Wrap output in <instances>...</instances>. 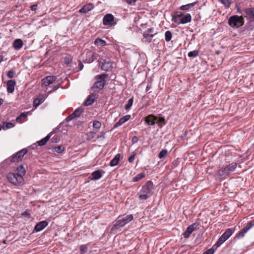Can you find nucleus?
Segmentation results:
<instances>
[{
	"label": "nucleus",
	"instance_id": "de8ad7c7",
	"mask_svg": "<svg viewBox=\"0 0 254 254\" xmlns=\"http://www.w3.org/2000/svg\"><path fill=\"white\" fill-rule=\"evenodd\" d=\"M27 114H28V112H24V113L20 114V115L16 118V120L18 121V120H21L22 118L26 117Z\"/></svg>",
	"mask_w": 254,
	"mask_h": 254
},
{
	"label": "nucleus",
	"instance_id": "39448f33",
	"mask_svg": "<svg viewBox=\"0 0 254 254\" xmlns=\"http://www.w3.org/2000/svg\"><path fill=\"white\" fill-rule=\"evenodd\" d=\"M8 182L15 186H21L24 183L23 178L18 177L16 174L9 173L7 175Z\"/></svg>",
	"mask_w": 254,
	"mask_h": 254
},
{
	"label": "nucleus",
	"instance_id": "9d476101",
	"mask_svg": "<svg viewBox=\"0 0 254 254\" xmlns=\"http://www.w3.org/2000/svg\"><path fill=\"white\" fill-rule=\"evenodd\" d=\"M198 225L199 224L197 223H194L188 226L186 231L183 234V237L186 239L188 238L190 235L194 231L196 230Z\"/></svg>",
	"mask_w": 254,
	"mask_h": 254
},
{
	"label": "nucleus",
	"instance_id": "052dcab7",
	"mask_svg": "<svg viewBox=\"0 0 254 254\" xmlns=\"http://www.w3.org/2000/svg\"><path fill=\"white\" fill-rule=\"evenodd\" d=\"M152 87V84L151 82H149L147 83L146 88V91L147 92L149 91Z\"/></svg>",
	"mask_w": 254,
	"mask_h": 254
},
{
	"label": "nucleus",
	"instance_id": "1a4fd4ad",
	"mask_svg": "<svg viewBox=\"0 0 254 254\" xmlns=\"http://www.w3.org/2000/svg\"><path fill=\"white\" fill-rule=\"evenodd\" d=\"M27 150L26 148H23L14 154L10 158V162L11 163L18 162L21 161L23 156L27 153Z\"/></svg>",
	"mask_w": 254,
	"mask_h": 254
},
{
	"label": "nucleus",
	"instance_id": "c85d7f7f",
	"mask_svg": "<svg viewBox=\"0 0 254 254\" xmlns=\"http://www.w3.org/2000/svg\"><path fill=\"white\" fill-rule=\"evenodd\" d=\"M17 173L16 174L18 177L23 178V176L25 174V169L22 165H20L17 168Z\"/></svg>",
	"mask_w": 254,
	"mask_h": 254
},
{
	"label": "nucleus",
	"instance_id": "b1692460",
	"mask_svg": "<svg viewBox=\"0 0 254 254\" xmlns=\"http://www.w3.org/2000/svg\"><path fill=\"white\" fill-rule=\"evenodd\" d=\"M157 33H155L153 34H148V33L143 34L142 41L144 42L150 43L151 42V38H153Z\"/></svg>",
	"mask_w": 254,
	"mask_h": 254
},
{
	"label": "nucleus",
	"instance_id": "603ef678",
	"mask_svg": "<svg viewBox=\"0 0 254 254\" xmlns=\"http://www.w3.org/2000/svg\"><path fill=\"white\" fill-rule=\"evenodd\" d=\"M75 118H76V116L75 115V114L73 113V112L70 115H69L66 118V120L67 121H71L72 120V119H74Z\"/></svg>",
	"mask_w": 254,
	"mask_h": 254
},
{
	"label": "nucleus",
	"instance_id": "680f3d73",
	"mask_svg": "<svg viewBox=\"0 0 254 254\" xmlns=\"http://www.w3.org/2000/svg\"><path fill=\"white\" fill-rule=\"evenodd\" d=\"M37 4H33L30 6V9L32 10H35L37 9Z\"/></svg>",
	"mask_w": 254,
	"mask_h": 254
},
{
	"label": "nucleus",
	"instance_id": "6e6d98bb",
	"mask_svg": "<svg viewBox=\"0 0 254 254\" xmlns=\"http://www.w3.org/2000/svg\"><path fill=\"white\" fill-rule=\"evenodd\" d=\"M105 133H106V132H105L104 131L101 132L99 134H98V135L97 136V139H100V138L104 139Z\"/></svg>",
	"mask_w": 254,
	"mask_h": 254
},
{
	"label": "nucleus",
	"instance_id": "6e6552de",
	"mask_svg": "<svg viewBox=\"0 0 254 254\" xmlns=\"http://www.w3.org/2000/svg\"><path fill=\"white\" fill-rule=\"evenodd\" d=\"M254 226V219L252 221L249 222L246 226L240 231L235 236V238L240 239L243 238L245 235Z\"/></svg>",
	"mask_w": 254,
	"mask_h": 254
},
{
	"label": "nucleus",
	"instance_id": "f03ea898",
	"mask_svg": "<svg viewBox=\"0 0 254 254\" xmlns=\"http://www.w3.org/2000/svg\"><path fill=\"white\" fill-rule=\"evenodd\" d=\"M133 219L132 214L120 215L115 221L112 230H118L128 224Z\"/></svg>",
	"mask_w": 254,
	"mask_h": 254
},
{
	"label": "nucleus",
	"instance_id": "412c9836",
	"mask_svg": "<svg viewBox=\"0 0 254 254\" xmlns=\"http://www.w3.org/2000/svg\"><path fill=\"white\" fill-rule=\"evenodd\" d=\"M54 131H53L51 132L49 134H48L45 137L42 138L40 140L38 141V145L39 146H43L45 145L47 141L50 139V137L54 134Z\"/></svg>",
	"mask_w": 254,
	"mask_h": 254
},
{
	"label": "nucleus",
	"instance_id": "423d86ee",
	"mask_svg": "<svg viewBox=\"0 0 254 254\" xmlns=\"http://www.w3.org/2000/svg\"><path fill=\"white\" fill-rule=\"evenodd\" d=\"M234 229L232 228L227 229L225 231V232L219 237L216 244L213 247H215L216 249L220 247L223 243H224L230 237V236L234 233Z\"/></svg>",
	"mask_w": 254,
	"mask_h": 254
},
{
	"label": "nucleus",
	"instance_id": "aec40b11",
	"mask_svg": "<svg viewBox=\"0 0 254 254\" xmlns=\"http://www.w3.org/2000/svg\"><path fill=\"white\" fill-rule=\"evenodd\" d=\"M95 100V95L94 94H90L86 99V101L84 103V105L86 106H88L92 105Z\"/></svg>",
	"mask_w": 254,
	"mask_h": 254
},
{
	"label": "nucleus",
	"instance_id": "37998d69",
	"mask_svg": "<svg viewBox=\"0 0 254 254\" xmlns=\"http://www.w3.org/2000/svg\"><path fill=\"white\" fill-rule=\"evenodd\" d=\"M83 109L82 108H79L76 109L74 112L73 113L76 116V117H79L81 114L83 112Z\"/></svg>",
	"mask_w": 254,
	"mask_h": 254
},
{
	"label": "nucleus",
	"instance_id": "4d7b16f0",
	"mask_svg": "<svg viewBox=\"0 0 254 254\" xmlns=\"http://www.w3.org/2000/svg\"><path fill=\"white\" fill-rule=\"evenodd\" d=\"M38 99H39L40 101H41V103H43L45 99V96L44 95H39L37 97Z\"/></svg>",
	"mask_w": 254,
	"mask_h": 254
},
{
	"label": "nucleus",
	"instance_id": "dca6fc26",
	"mask_svg": "<svg viewBox=\"0 0 254 254\" xmlns=\"http://www.w3.org/2000/svg\"><path fill=\"white\" fill-rule=\"evenodd\" d=\"M94 7V6L93 3H89L84 5L81 9H80L79 12L85 14L93 9Z\"/></svg>",
	"mask_w": 254,
	"mask_h": 254
},
{
	"label": "nucleus",
	"instance_id": "e433bc0d",
	"mask_svg": "<svg viewBox=\"0 0 254 254\" xmlns=\"http://www.w3.org/2000/svg\"><path fill=\"white\" fill-rule=\"evenodd\" d=\"M14 127V124H13L11 123L3 122L2 127L3 129H7L11 128Z\"/></svg>",
	"mask_w": 254,
	"mask_h": 254
},
{
	"label": "nucleus",
	"instance_id": "338daca9",
	"mask_svg": "<svg viewBox=\"0 0 254 254\" xmlns=\"http://www.w3.org/2000/svg\"><path fill=\"white\" fill-rule=\"evenodd\" d=\"M237 10L238 13H239V14H241L242 13V11L240 9V8L238 6H237Z\"/></svg>",
	"mask_w": 254,
	"mask_h": 254
},
{
	"label": "nucleus",
	"instance_id": "c756f323",
	"mask_svg": "<svg viewBox=\"0 0 254 254\" xmlns=\"http://www.w3.org/2000/svg\"><path fill=\"white\" fill-rule=\"evenodd\" d=\"M184 15V14L183 12L177 11V12H176V14L172 15V20L175 22H177V19L179 18H180L182 17H183Z\"/></svg>",
	"mask_w": 254,
	"mask_h": 254
},
{
	"label": "nucleus",
	"instance_id": "8fccbe9b",
	"mask_svg": "<svg viewBox=\"0 0 254 254\" xmlns=\"http://www.w3.org/2000/svg\"><path fill=\"white\" fill-rule=\"evenodd\" d=\"M135 155H136V153L133 152L132 153V154L129 157V158L128 159V161L129 163H131L133 161Z\"/></svg>",
	"mask_w": 254,
	"mask_h": 254
},
{
	"label": "nucleus",
	"instance_id": "a878e982",
	"mask_svg": "<svg viewBox=\"0 0 254 254\" xmlns=\"http://www.w3.org/2000/svg\"><path fill=\"white\" fill-rule=\"evenodd\" d=\"M197 3V1L188 3L186 5H183L180 7V9L181 10H188L192 8L194 5Z\"/></svg>",
	"mask_w": 254,
	"mask_h": 254
},
{
	"label": "nucleus",
	"instance_id": "ddd939ff",
	"mask_svg": "<svg viewBox=\"0 0 254 254\" xmlns=\"http://www.w3.org/2000/svg\"><path fill=\"white\" fill-rule=\"evenodd\" d=\"M114 20V17L112 14H106L103 19V24L104 25H111Z\"/></svg>",
	"mask_w": 254,
	"mask_h": 254
},
{
	"label": "nucleus",
	"instance_id": "58836bf2",
	"mask_svg": "<svg viewBox=\"0 0 254 254\" xmlns=\"http://www.w3.org/2000/svg\"><path fill=\"white\" fill-rule=\"evenodd\" d=\"M172 37V34L170 31H167L165 33V39L167 42L170 41Z\"/></svg>",
	"mask_w": 254,
	"mask_h": 254
},
{
	"label": "nucleus",
	"instance_id": "864d4df0",
	"mask_svg": "<svg viewBox=\"0 0 254 254\" xmlns=\"http://www.w3.org/2000/svg\"><path fill=\"white\" fill-rule=\"evenodd\" d=\"M22 215L23 216H26V217H27L28 218H30L31 217V215H30V210H28V209H26L24 212H23L22 213Z\"/></svg>",
	"mask_w": 254,
	"mask_h": 254
},
{
	"label": "nucleus",
	"instance_id": "a211bd4d",
	"mask_svg": "<svg viewBox=\"0 0 254 254\" xmlns=\"http://www.w3.org/2000/svg\"><path fill=\"white\" fill-rule=\"evenodd\" d=\"M16 82L13 80H9L7 82V91L9 93H12L14 90Z\"/></svg>",
	"mask_w": 254,
	"mask_h": 254
},
{
	"label": "nucleus",
	"instance_id": "a18cd8bd",
	"mask_svg": "<svg viewBox=\"0 0 254 254\" xmlns=\"http://www.w3.org/2000/svg\"><path fill=\"white\" fill-rule=\"evenodd\" d=\"M41 101H40L39 100V99H38L37 98H36L34 100V102H33V106L34 107H35V108L37 107L38 106H39L41 104Z\"/></svg>",
	"mask_w": 254,
	"mask_h": 254
},
{
	"label": "nucleus",
	"instance_id": "0e129e2a",
	"mask_svg": "<svg viewBox=\"0 0 254 254\" xmlns=\"http://www.w3.org/2000/svg\"><path fill=\"white\" fill-rule=\"evenodd\" d=\"M71 62V60H70L69 59H65V62H64L65 64H69Z\"/></svg>",
	"mask_w": 254,
	"mask_h": 254
},
{
	"label": "nucleus",
	"instance_id": "a19ab883",
	"mask_svg": "<svg viewBox=\"0 0 254 254\" xmlns=\"http://www.w3.org/2000/svg\"><path fill=\"white\" fill-rule=\"evenodd\" d=\"M199 51L198 50H194L192 51H190L188 53V57L190 58H195L198 55Z\"/></svg>",
	"mask_w": 254,
	"mask_h": 254
},
{
	"label": "nucleus",
	"instance_id": "7ed1b4c3",
	"mask_svg": "<svg viewBox=\"0 0 254 254\" xmlns=\"http://www.w3.org/2000/svg\"><path fill=\"white\" fill-rule=\"evenodd\" d=\"M228 23L230 27L238 28L244 25V19L242 16L235 15L230 17Z\"/></svg>",
	"mask_w": 254,
	"mask_h": 254
},
{
	"label": "nucleus",
	"instance_id": "cd10ccee",
	"mask_svg": "<svg viewBox=\"0 0 254 254\" xmlns=\"http://www.w3.org/2000/svg\"><path fill=\"white\" fill-rule=\"evenodd\" d=\"M244 11L250 18L254 19V7H248L245 8Z\"/></svg>",
	"mask_w": 254,
	"mask_h": 254
},
{
	"label": "nucleus",
	"instance_id": "49530a36",
	"mask_svg": "<svg viewBox=\"0 0 254 254\" xmlns=\"http://www.w3.org/2000/svg\"><path fill=\"white\" fill-rule=\"evenodd\" d=\"M15 75V71L13 70H10L7 72V75L9 78H12Z\"/></svg>",
	"mask_w": 254,
	"mask_h": 254
},
{
	"label": "nucleus",
	"instance_id": "473e14b6",
	"mask_svg": "<svg viewBox=\"0 0 254 254\" xmlns=\"http://www.w3.org/2000/svg\"><path fill=\"white\" fill-rule=\"evenodd\" d=\"M219 1L226 8L230 7L232 3V0H219Z\"/></svg>",
	"mask_w": 254,
	"mask_h": 254
},
{
	"label": "nucleus",
	"instance_id": "20e7f679",
	"mask_svg": "<svg viewBox=\"0 0 254 254\" xmlns=\"http://www.w3.org/2000/svg\"><path fill=\"white\" fill-rule=\"evenodd\" d=\"M237 166V163L235 162H233L227 165L223 168L219 170L218 171V175L220 177L228 176L236 170Z\"/></svg>",
	"mask_w": 254,
	"mask_h": 254
},
{
	"label": "nucleus",
	"instance_id": "c9c22d12",
	"mask_svg": "<svg viewBox=\"0 0 254 254\" xmlns=\"http://www.w3.org/2000/svg\"><path fill=\"white\" fill-rule=\"evenodd\" d=\"M168 154V150L166 149H162L158 154V158L159 159H162L165 157Z\"/></svg>",
	"mask_w": 254,
	"mask_h": 254
},
{
	"label": "nucleus",
	"instance_id": "e2e57ef3",
	"mask_svg": "<svg viewBox=\"0 0 254 254\" xmlns=\"http://www.w3.org/2000/svg\"><path fill=\"white\" fill-rule=\"evenodd\" d=\"M83 66H84V65H83V64L80 61L79 63V64H78V68H79V69L80 70H82L83 69Z\"/></svg>",
	"mask_w": 254,
	"mask_h": 254
},
{
	"label": "nucleus",
	"instance_id": "4be33fe9",
	"mask_svg": "<svg viewBox=\"0 0 254 254\" xmlns=\"http://www.w3.org/2000/svg\"><path fill=\"white\" fill-rule=\"evenodd\" d=\"M12 45L15 50H19L22 47L23 43L21 39H17L14 41Z\"/></svg>",
	"mask_w": 254,
	"mask_h": 254
},
{
	"label": "nucleus",
	"instance_id": "2f4dec72",
	"mask_svg": "<svg viewBox=\"0 0 254 254\" xmlns=\"http://www.w3.org/2000/svg\"><path fill=\"white\" fill-rule=\"evenodd\" d=\"M94 44L97 46L103 47L106 45V42L100 38H97L95 40Z\"/></svg>",
	"mask_w": 254,
	"mask_h": 254
},
{
	"label": "nucleus",
	"instance_id": "ea45409f",
	"mask_svg": "<svg viewBox=\"0 0 254 254\" xmlns=\"http://www.w3.org/2000/svg\"><path fill=\"white\" fill-rule=\"evenodd\" d=\"M64 148L61 145L55 147L53 149V151L58 153H61L64 151Z\"/></svg>",
	"mask_w": 254,
	"mask_h": 254
},
{
	"label": "nucleus",
	"instance_id": "f704fd0d",
	"mask_svg": "<svg viewBox=\"0 0 254 254\" xmlns=\"http://www.w3.org/2000/svg\"><path fill=\"white\" fill-rule=\"evenodd\" d=\"M133 102V97H131L128 99L127 101V103L125 106V109L126 110H127L130 108V107L132 106Z\"/></svg>",
	"mask_w": 254,
	"mask_h": 254
},
{
	"label": "nucleus",
	"instance_id": "9b49d317",
	"mask_svg": "<svg viewBox=\"0 0 254 254\" xmlns=\"http://www.w3.org/2000/svg\"><path fill=\"white\" fill-rule=\"evenodd\" d=\"M57 79V77L54 75H49L42 80V85L49 86L52 84Z\"/></svg>",
	"mask_w": 254,
	"mask_h": 254
},
{
	"label": "nucleus",
	"instance_id": "f8f14e48",
	"mask_svg": "<svg viewBox=\"0 0 254 254\" xmlns=\"http://www.w3.org/2000/svg\"><path fill=\"white\" fill-rule=\"evenodd\" d=\"M157 118L153 114H150L144 118V120L145 123L149 126H154L155 124V121Z\"/></svg>",
	"mask_w": 254,
	"mask_h": 254
},
{
	"label": "nucleus",
	"instance_id": "3c124183",
	"mask_svg": "<svg viewBox=\"0 0 254 254\" xmlns=\"http://www.w3.org/2000/svg\"><path fill=\"white\" fill-rule=\"evenodd\" d=\"M214 252V249L212 248L204 252L202 254H213Z\"/></svg>",
	"mask_w": 254,
	"mask_h": 254
},
{
	"label": "nucleus",
	"instance_id": "13d9d810",
	"mask_svg": "<svg viewBox=\"0 0 254 254\" xmlns=\"http://www.w3.org/2000/svg\"><path fill=\"white\" fill-rule=\"evenodd\" d=\"M154 28H150L147 29V30L143 33H148V34H153L152 33L154 31Z\"/></svg>",
	"mask_w": 254,
	"mask_h": 254
},
{
	"label": "nucleus",
	"instance_id": "5fc2aeb1",
	"mask_svg": "<svg viewBox=\"0 0 254 254\" xmlns=\"http://www.w3.org/2000/svg\"><path fill=\"white\" fill-rule=\"evenodd\" d=\"M137 0H126V2L130 5H134Z\"/></svg>",
	"mask_w": 254,
	"mask_h": 254
},
{
	"label": "nucleus",
	"instance_id": "c03bdc74",
	"mask_svg": "<svg viewBox=\"0 0 254 254\" xmlns=\"http://www.w3.org/2000/svg\"><path fill=\"white\" fill-rule=\"evenodd\" d=\"M95 134H96V132H94V131H90L87 134V138L88 139H92L93 138H94L95 137Z\"/></svg>",
	"mask_w": 254,
	"mask_h": 254
},
{
	"label": "nucleus",
	"instance_id": "72a5a7b5",
	"mask_svg": "<svg viewBox=\"0 0 254 254\" xmlns=\"http://www.w3.org/2000/svg\"><path fill=\"white\" fill-rule=\"evenodd\" d=\"M145 176V175L143 173H141L139 174H138L136 176H135L132 179V182H136L138 181L139 180L144 178Z\"/></svg>",
	"mask_w": 254,
	"mask_h": 254
},
{
	"label": "nucleus",
	"instance_id": "69168bd1",
	"mask_svg": "<svg viewBox=\"0 0 254 254\" xmlns=\"http://www.w3.org/2000/svg\"><path fill=\"white\" fill-rule=\"evenodd\" d=\"M59 87H60V85L57 84L53 87V90L55 91V90H57Z\"/></svg>",
	"mask_w": 254,
	"mask_h": 254
},
{
	"label": "nucleus",
	"instance_id": "774afa93",
	"mask_svg": "<svg viewBox=\"0 0 254 254\" xmlns=\"http://www.w3.org/2000/svg\"><path fill=\"white\" fill-rule=\"evenodd\" d=\"M3 60V56L0 55V64L2 62Z\"/></svg>",
	"mask_w": 254,
	"mask_h": 254
},
{
	"label": "nucleus",
	"instance_id": "79ce46f5",
	"mask_svg": "<svg viewBox=\"0 0 254 254\" xmlns=\"http://www.w3.org/2000/svg\"><path fill=\"white\" fill-rule=\"evenodd\" d=\"M87 245H81L79 247L80 254H84L87 252Z\"/></svg>",
	"mask_w": 254,
	"mask_h": 254
},
{
	"label": "nucleus",
	"instance_id": "bb28decb",
	"mask_svg": "<svg viewBox=\"0 0 254 254\" xmlns=\"http://www.w3.org/2000/svg\"><path fill=\"white\" fill-rule=\"evenodd\" d=\"M85 61L87 63H91L95 60L94 54L92 52H88L86 54Z\"/></svg>",
	"mask_w": 254,
	"mask_h": 254
},
{
	"label": "nucleus",
	"instance_id": "4468645a",
	"mask_svg": "<svg viewBox=\"0 0 254 254\" xmlns=\"http://www.w3.org/2000/svg\"><path fill=\"white\" fill-rule=\"evenodd\" d=\"M48 225V222L46 221H42L38 223L34 227V230L36 232H38L43 230Z\"/></svg>",
	"mask_w": 254,
	"mask_h": 254
},
{
	"label": "nucleus",
	"instance_id": "09e8293b",
	"mask_svg": "<svg viewBox=\"0 0 254 254\" xmlns=\"http://www.w3.org/2000/svg\"><path fill=\"white\" fill-rule=\"evenodd\" d=\"M60 140V138L57 135H55L52 137L51 141L53 143H57Z\"/></svg>",
	"mask_w": 254,
	"mask_h": 254
},
{
	"label": "nucleus",
	"instance_id": "6ab92c4d",
	"mask_svg": "<svg viewBox=\"0 0 254 254\" xmlns=\"http://www.w3.org/2000/svg\"><path fill=\"white\" fill-rule=\"evenodd\" d=\"M191 21V16L190 13H187L186 15H184L183 17L181 18L180 21L178 22V25L179 24H185L190 22Z\"/></svg>",
	"mask_w": 254,
	"mask_h": 254
},
{
	"label": "nucleus",
	"instance_id": "f3484780",
	"mask_svg": "<svg viewBox=\"0 0 254 254\" xmlns=\"http://www.w3.org/2000/svg\"><path fill=\"white\" fill-rule=\"evenodd\" d=\"M130 115H127L120 118L119 121L114 126V128H116L121 126L124 123L128 121L130 119Z\"/></svg>",
	"mask_w": 254,
	"mask_h": 254
},
{
	"label": "nucleus",
	"instance_id": "bf43d9fd",
	"mask_svg": "<svg viewBox=\"0 0 254 254\" xmlns=\"http://www.w3.org/2000/svg\"><path fill=\"white\" fill-rule=\"evenodd\" d=\"M138 141V138L137 136H134L131 139V142L133 144L137 142Z\"/></svg>",
	"mask_w": 254,
	"mask_h": 254
},
{
	"label": "nucleus",
	"instance_id": "7c9ffc66",
	"mask_svg": "<svg viewBox=\"0 0 254 254\" xmlns=\"http://www.w3.org/2000/svg\"><path fill=\"white\" fill-rule=\"evenodd\" d=\"M166 123L167 122L164 117H160L158 119L157 124H158V126L159 127H162L163 126H165Z\"/></svg>",
	"mask_w": 254,
	"mask_h": 254
},
{
	"label": "nucleus",
	"instance_id": "4c0bfd02",
	"mask_svg": "<svg viewBox=\"0 0 254 254\" xmlns=\"http://www.w3.org/2000/svg\"><path fill=\"white\" fill-rule=\"evenodd\" d=\"M101 127V123L98 121H94L93 123V127L94 129L98 130Z\"/></svg>",
	"mask_w": 254,
	"mask_h": 254
},
{
	"label": "nucleus",
	"instance_id": "2eb2a0df",
	"mask_svg": "<svg viewBox=\"0 0 254 254\" xmlns=\"http://www.w3.org/2000/svg\"><path fill=\"white\" fill-rule=\"evenodd\" d=\"M113 63L110 61L105 60L101 65V69L105 71H109L112 69Z\"/></svg>",
	"mask_w": 254,
	"mask_h": 254
},
{
	"label": "nucleus",
	"instance_id": "f257e3e1",
	"mask_svg": "<svg viewBox=\"0 0 254 254\" xmlns=\"http://www.w3.org/2000/svg\"><path fill=\"white\" fill-rule=\"evenodd\" d=\"M154 190L153 182L151 181H148L142 187L137 195L140 200H146L153 195Z\"/></svg>",
	"mask_w": 254,
	"mask_h": 254
},
{
	"label": "nucleus",
	"instance_id": "0eeeda50",
	"mask_svg": "<svg viewBox=\"0 0 254 254\" xmlns=\"http://www.w3.org/2000/svg\"><path fill=\"white\" fill-rule=\"evenodd\" d=\"M108 76V74L106 73L97 75L95 77L97 81L94 83L92 89L97 88L100 90L103 89L106 82L105 79Z\"/></svg>",
	"mask_w": 254,
	"mask_h": 254
},
{
	"label": "nucleus",
	"instance_id": "5701e85b",
	"mask_svg": "<svg viewBox=\"0 0 254 254\" xmlns=\"http://www.w3.org/2000/svg\"><path fill=\"white\" fill-rule=\"evenodd\" d=\"M91 176L90 180H99L102 177L101 171L100 170L95 171L92 173Z\"/></svg>",
	"mask_w": 254,
	"mask_h": 254
},
{
	"label": "nucleus",
	"instance_id": "393cba45",
	"mask_svg": "<svg viewBox=\"0 0 254 254\" xmlns=\"http://www.w3.org/2000/svg\"><path fill=\"white\" fill-rule=\"evenodd\" d=\"M120 160V154L119 153L116 155L113 159H112L110 162V166L114 167L118 164Z\"/></svg>",
	"mask_w": 254,
	"mask_h": 254
}]
</instances>
